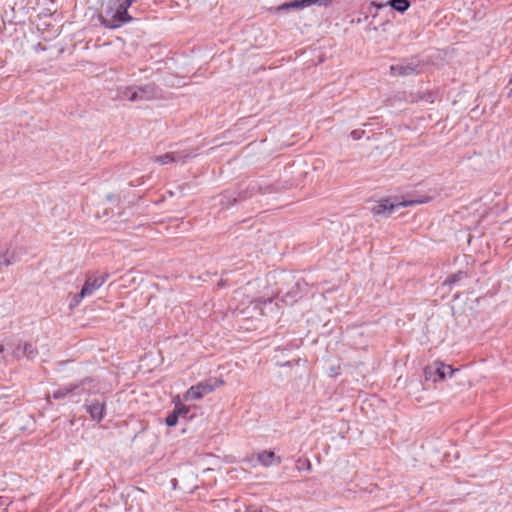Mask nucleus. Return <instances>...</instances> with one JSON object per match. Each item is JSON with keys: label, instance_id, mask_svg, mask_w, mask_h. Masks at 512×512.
<instances>
[{"label": "nucleus", "instance_id": "39448f33", "mask_svg": "<svg viewBox=\"0 0 512 512\" xmlns=\"http://www.w3.org/2000/svg\"><path fill=\"white\" fill-rule=\"evenodd\" d=\"M411 202H398L393 203L389 199H384L377 202L371 209L374 215H384L389 216L392 214L395 208L397 207H405Z\"/></svg>", "mask_w": 512, "mask_h": 512}, {"label": "nucleus", "instance_id": "5701e85b", "mask_svg": "<svg viewBox=\"0 0 512 512\" xmlns=\"http://www.w3.org/2000/svg\"><path fill=\"white\" fill-rule=\"evenodd\" d=\"M245 512H263V510L261 508L250 506L246 509Z\"/></svg>", "mask_w": 512, "mask_h": 512}, {"label": "nucleus", "instance_id": "9b49d317", "mask_svg": "<svg viewBox=\"0 0 512 512\" xmlns=\"http://www.w3.org/2000/svg\"><path fill=\"white\" fill-rule=\"evenodd\" d=\"M85 409L90 414V417L97 422H100L104 418L105 403L103 402L96 401L91 404H87L85 405Z\"/></svg>", "mask_w": 512, "mask_h": 512}, {"label": "nucleus", "instance_id": "4be33fe9", "mask_svg": "<svg viewBox=\"0 0 512 512\" xmlns=\"http://www.w3.org/2000/svg\"><path fill=\"white\" fill-rule=\"evenodd\" d=\"M6 350H8V349H7V344H6V345H4V344H1V343H0V361H1L2 359H4V352H5Z\"/></svg>", "mask_w": 512, "mask_h": 512}, {"label": "nucleus", "instance_id": "20e7f679", "mask_svg": "<svg viewBox=\"0 0 512 512\" xmlns=\"http://www.w3.org/2000/svg\"><path fill=\"white\" fill-rule=\"evenodd\" d=\"M215 385L210 382H200L197 385L191 386L184 395L185 400H198L205 395L214 391Z\"/></svg>", "mask_w": 512, "mask_h": 512}, {"label": "nucleus", "instance_id": "2eb2a0df", "mask_svg": "<svg viewBox=\"0 0 512 512\" xmlns=\"http://www.w3.org/2000/svg\"><path fill=\"white\" fill-rule=\"evenodd\" d=\"M15 261L14 255L8 252L0 255V271L4 266H8Z\"/></svg>", "mask_w": 512, "mask_h": 512}, {"label": "nucleus", "instance_id": "f257e3e1", "mask_svg": "<svg viewBox=\"0 0 512 512\" xmlns=\"http://www.w3.org/2000/svg\"><path fill=\"white\" fill-rule=\"evenodd\" d=\"M129 8L124 0H109L99 15L101 25L105 28L117 29L132 22L134 18L128 13Z\"/></svg>", "mask_w": 512, "mask_h": 512}, {"label": "nucleus", "instance_id": "1a4fd4ad", "mask_svg": "<svg viewBox=\"0 0 512 512\" xmlns=\"http://www.w3.org/2000/svg\"><path fill=\"white\" fill-rule=\"evenodd\" d=\"M329 0H293L289 3H284L279 7V10L289 9H303L312 5L326 6Z\"/></svg>", "mask_w": 512, "mask_h": 512}, {"label": "nucleus", "instance_id": "f3484780", "mask_svg": "<svg viewBox=\"0 0 512 512\" xmlns=\"http://www.w3.org/2000/svg\"><path fill=\"white\" fill-rule=\"evenodd\" d=\"M174 411L177 413V415L179 417H183V418H186L190 409L189 407L185 406V405H182V404H178L175 406L174 408Z\"/></svg>", "mask_w": 512, "mask_h": 512}, {"label": "nucleus", "instance_id": "a878e982", "mask_svg": "<svg viewBox=\"0 0 512 512\" xmlns=\"http://www.w3.org/2000/svg\"><path fill=\"white\" fill-rule=\"evenodd\" d=\"M511 94H512V88H511V90H510V92H509V95H511Z\"/></svg>", "mask_w": 512, "mask_h": 512}, {"label": "nucleus", "instance_id": "4468645a", "mask_svg": "<svg viewBox=\"0 0 512 512\" xmlns=\"http://www.w3.org/2000/svg\"><path fill=\"white\" fill-rule=\"evenodd\" d=\"M7 349L11 350V354L16 358H20V357L24 356V353H22V350H23L22 342H18V343L9 342V343H7Z\"/></svg>", "mask_w": 512, "mask_h": 512}, {"label": "nucleus", "instance_id": "dca6fc26", "mask_svg": "<svg viewBox=\"0 0 512 512\" xmlns=\"http://www.w3.org/2000/svg\"><path fill=\"white\" fill-rule=\"evenodd\" d=\"M22 353H24V356L33 359L36 356L37 351L33 348V346L30 343L25 342L23 343Z\"/></svg>", "mask_w": 512, "mask_h": 512}, {"label": "nucleus", "instance_id": "6e6552de", "mask_svg": "<svg viewBox=\"0 0 512 512\" xmlns=\"http://www.w3.org/2000/svg\"><path fill=\"white\" fill-rule=\"evenodd\" d=\"M86 379L82 380L80 383L70 384L68 386L59 387L57 390L53 392L54 399H63L69 394L77 393L80 394L84 391V385L86 383Z\"/></svg>", "mask_w": 512, "mask_h": 512}, {"label": "nucleus", "instance_id": "f8f14e48", "mask_svg": "<svg viewBox=\"0 0 512 512\" xmlns=\"http://www.w3.org/2000/svg\"><path fill=\"white\" fill-rule=\"evenodd\" d=\"M257 460L265 467L278 465L281 463V457L276 456L273 451H262L258 453Z\"/></svg>", "mask_w": 512, "mask_h": 512}, {"label": "nucleus", "instance_id": "ddd939ff", "mask_svg": "<svg viewBox=\"0 0 512 512\" xmlns=\"http://www.w3.org/2000/svg\"><path fill=\"white\" fill-rule=\"evenodd\" d=\"M388 4L398 12H405L410 7L408 0H390Z\"/></svg>", "mask_w": 512, "mask_h": 512}, {"label": "nucleus", "instance_id": "b1692460", "mask_svg": "<svg viewBox=\"0 0 512 512\" xmlns=\"http://www.w3.org/2000/svg\"><path fill=\"white\" fill-rule=\"evenodd\" d=\"M136 1H137V0H124V2L126 3V5H128L129 7H131V6H132V4H133L134 2H136Z\"/></svg>", "mask_w": 512, "mask_h": 512}, {"label": "nucleus", "instance_id": "6ab92c4d", "mask_svg": "<svg viewBox=\"0 0 512 512\" xmlns=\"http://www.w3.org/2000/svg\"><path fill=\"white\" fill-rule=\"evenodd\" d=\"M179 416L177 413L173 410L171 413L168 414V416L165 419V423L168 426H175L178 422Z\"/></svg>", "mask_w": 512, "mask_h": 512}, {"label": "nucleus", "instance_id": "a211bd4d", "mask_svg": "<svg viewBox=\"0 0 512 512\" xmlns=\"http://www.w3.org/2000/svg\"><path fill=\"white\" fill-rule=\"evenodd\" d=\"M464 274L462 272H459L457 274H453L451 276H449L445 281H444V284L445 285H452V284H455L457 283L458 281H460L462 278H463Z\"/></svg>", "mask_w": 512, "mask_h": 512}, {"label": "nucleus", "instance_id": "412c9836", "mask_svg": "<svg viewBox=\"0 0 512 512\" xmlns=\"http://www.w3.org/2000/svg\"><path fill=\"white\" fill-rule=\"evenodd\" d=\"M364 134V131L363 130H353L351 132V137L354 139V140H359L362 135Z\"/></svg>", "mask_w": 512, "mask_h": 512}, {"label": "nucleus", "instance_id": "393cba45", "mask_svg": "<svg viewBox=\"0 0 512 512\" xmlns=\"http://www.w3.org/2000/svg\"><path fill=\"white\" fill-rule=\"evenodd\" d=\"M310 468H311V464H310V462L308 461V462H307V469H310Z\"/></svg>", "mask_w": 512, "mask_h": 512}, {"label": "nucleus", "instance_id": "7ed1b4c3", "mask_svg": "<svg viewBox=\"0 0 512 512\" xmlns=\"http://www.w3.org/2000/svg\"><path fill=\"white\" fill-rule=\"evenodd\" d=\"M455 370L449 365L443 363H435L425 368L424 374L426 380H432L433 382L442 381L446 379L447 375L450 377L453 375Z\"/></svg>", "mask_w": 512, "mask_h": 512}, {"label": "nucleus", "instance_id": "423d86ee", "mask_svg": "<svg viewBox=\"0 0 512 512\" xmlns=\"http://www.w3.org/2000/svg\"><path fill=\"white\" fill-rule=\"evenodd\" d=\"M108 274L99 277H87L81 291L80 297H89L98 290L107 280Z\"/></svg>", "mask_w": 512, "mask_h": 512}, {"label": "nucleus", "instance_id": "aec40b11", "mask_svg": "<svg viewBox=\"0 0 512 512\" xmlns=\"http://www.w3.org/2000/svg\"><path fill=\"white\" fill-rule=\"evenodd\" d=\"M85 297H80V293L75 294L69 304L70 309L77 307Z\"/></svg>", "mask_w": 512, "mask_h": 512}, {"label": "nucleus", "instance_id": "0eeeda50", "mask_svg": "<svg viewBox=\"0 0 512 512\" xmlns=\"http://www.w3.org/2000/svg\"><path fill=\"white\" fill-rule=\"evenodd\" d=\"M419 72V64L405 62L390 66V73L394 76H408Z\"/></svg>", "mask_w": 512, "mask_h": 512}, {"label": "nucleus", "instance_id": "9d476101", "mask_svg": "<svg viewBox=\"0 0 512 512\" xmlns=\"http://www.w3.org/2000/svg\"><path fill=\"white\" fill-rule=\"evenodd\" d=\"M190 157H191V155L189 153L176 151V152L166 153V154L160 155V156H155L154 161L158 162L162 165H165V164L172 163V162H185L186 159H188Z\"/></svg>", "mask_w": 512, "mask_h": 512}, {"label": "nucleus", "instance_id": "f03ea898", "mask_svg": "<svg viewBox=\"0 0 512 512\" xmlns=\"http://www.w3.org/2000/svg\"><path fill=\"white\" fill-rule=\"evenodd\" d=\"M158 89L155 84L147 83L141 86H119L117 88V99L130 102L149 101L156 98Z\"/></svg>", "mask_w": 512, "mask_h": 512}]
</instances>
